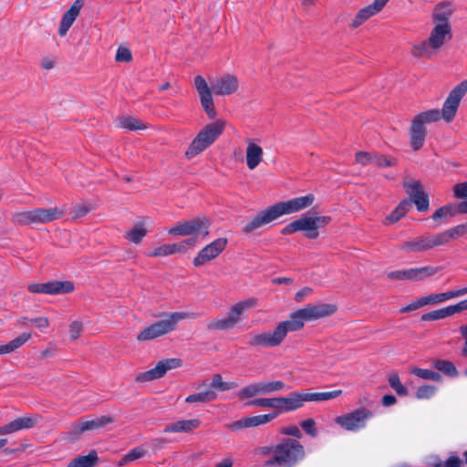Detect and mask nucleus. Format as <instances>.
Masks as SVG:
<instances>
[{
    "mask_svg": "<svg viewBox=\"0 0 467 467\" xmlns=\"http://www.w3.org/2000/svg\"><path fill=\"white\" fill-rule=\"evenodd\" d=\"M119 126L130 131L141 130L148 128V125L135 117H122L119 119Z\"/></svg>",
    "mask_w": 467,
    "mask_h": 467,
    "instance_id": "e433bc0d",
    "label": "nucleus"
},
{
    "mask_svg": "<svg viewBox=\"0 0 467 467\" xmlns=\"http://www.w3.org/2000/svg\"><path fill=\"white\" fill-rule=\"evenodd\" d=\"M451 299L450 291L421 296L423 306L435 305Z\"/></svg>",
    "mask_w": 467,
    "mask_h": 467,
    "instance_id": "c03bdc74",
    "label": "nucleus"
},
{
    "mask_svg": "<svg viewBox=\"0 0 467 467\" xmlns=\"http://www.w3.org/2000/svg\"><path fill=\"white\" fill-rule=\"evenodd\" d=\"M245 162L249 170H254L262 161L264 150L261 146L251 140L246 141Z\"/></svg>",
    "mask_w": 467,
    "mask_h": 467,
    "instance_id": "bb28decb",
    "label": "nucleus"
},
{
    "mask_svg": "<svg viewBox=\"0 0 467 467\" xmlns=\"http://www.w3.org/2000/svg\"><path fill=\"white\" fill-rule=\"evenodd\" d=\"M331 222L327 215L303 216L286 224L281 230L284 235H290L296 232H304L308 239H317L319 235L318 229L324 228Z\"/></svg>",
    "mask_w": 467,
    "mask_h": 467,
    "instance_id": "9d476101",
    "label": "nucleus"
},
{
    "mask_svg": "<svg viewBox=\"0 0 467 467\" xmlns=\"http://www.w3.org/2000/svg\"><path fill=\"white\" fill-rule=\"evenodd\" d=\"M421 297H419L400 309V313H409L423 307Z\"/></svg>",
    "mask_w": 467,
    "mask_h": 467,
    "instance_id": "5fc2aeb1",
    "label": "nucleus"
},
{
    "mask_svg": "<svg viewBox=\"0 0 467 467\" xmlns=\"http://www.w3.org/2000/svg\"><path fill=\"white\" fill-rule=\"evenodd\" d=\"M440 246H442V242L439 233H428L426 234L402 242L398 245V248L405 253L418 254L435 249Z\"/></svg>",
    "mask_w": 467,
    "mask_h": 467,
    "instance_id": "ddd939ff",
    "label": "nucleus"
},
{
    "mask_svg": "<svg viewBox=\"0 0 467 467\" xmlns=\"http://www.w3.org/2000/svg\"><path fill=\"white\" fill-rule=\"evenodd\" d=\"M74 284L70 281H50L47 283H33L28 285L27 289L31 293L46 295H61L71 293L74 290Z\"/></svg>",
    "mask_w": 467,
    "mask_h": 467,
    "instance_id": "f3484780",
    "label": "nucleus"
},
{
    "mask_svg": "<svg viewBox=\"0 0 467 467\" xmlns=\"http://www.w3.org/2000/svg\"><path fill=\"white\" fill-rule=\"evenodd\" d=\"M434 467H462V461L458 456L451 455L445 462L436 463Z\"/></svg>",
    "mask_w": 467,
    "mask_h": 467,
    "instance_id": "864d4df0",
    "label": "nucleus"
},
{
    "mask_svg": "<svg viewBox=\"0 0 467 467\" xmlns=\"http://www.w3.org/2000/svg\"><path fill=\"white\" fill-rule=\"evenodd\" d=\"M397 402V399L393 395H384L382 397L381 404L384 407H391L394 406Z\"/></svg>",
    "mask_w": 467,
    "mask_h": 467,
    "instance_id": "0e129e2a",
    "label": "nucleus"
},
{
    "mask_svg": "<svg viewBox=\"0 0 467 467\" xmlns=\"http://www.w3.org/2000/svg\"><path fill=\"white\" fill-rule=\"evenodd\" d=\"M194 87L198 92L201 105L210 119H215L217 113L214 107L213 93L215 96H231L236 93L240 81L236 75L225 73L215 78L211 86L201 75L194 78Z\"/></svg>",
    "mask_w": 467,
    "mask_h": 467,
    "instance_id": "7ed1b4c3",
    "label": "nucleus"
},
{
    "mask_svg": "<svg viewBox=\"0 0 467 467\" xmlns=\"http://www.w3.org/2000/svg\"><path fill=\"white\" fill-rule=\"evenodd\" d=\"M30 322L38 329H46L49 327V319L47 317H37L30 319Z\"/></svg>",
    "mask_w": 467,
    "mask_h": 467,
    "instance_id": "4d7b16f0",
    "label": "nucleus"
},
{
    "mask_svg": "<svg viewBox=\"0 0 467 467\" xmlns=\"http://www.w3.org/2000/svg\"><path fill=\"white\" fill-rule=\"evenodd\" d=\"M355 160L363 166L374 163L379 168L391 167L398 163L394 157L368 151H358Z\"/></svg>",
    "mask_w": 467,
    "mask_h": 467,
    "instance_id": "6ab92c4d",
    "label": "nucleus"
},
{
    "mask_svg": "<svg viewBox=\"0 0 467 467\" xmlns=\"http://www.w3.org/2000/svg\"><path fill=\"white\" fill-rule=\"evenodd\" d=\"M467 94V79L457 84L445 99L441 109H432L421 111L412 117L409 127L410 146L414 151L420 150L427 137L428 124L443 119L449 123L457 114L462 99Z\"/></svg>",
    "mask_w": 467,
    "mask_h": 467,
    "instance_id": "f03ea898",
    "label": "nucleus"
},
{
    "mask_svg": "<svg viewBox=\"0 0 467 467\" xmlns=\"http://www.w3.org/2000/svg\"><path fill=\"white\" fill-rule=\"evenodd\" d=\"M405 192L409 195L411 200L415 196H419L424 193L420 182L410 177H406L402 182Z\"/></svg>",
    "mask_w": 467,
    "mask_h": 467,
    "instance_id": "c9c22d12",
    "label": "nucleus"
},
{
    "mask_svg": "<svg viewBox=\"0 0 467 467\" xmlns=\"http://www.w3.org/2000/svg\"><path fill=\"white\" fill-rule=\"evenodd\" d=\"M411 209V201L404 199L397 205V207L383 221L386 226L391 225L403 218Z\"/></svg>",
    "mask_w": 467,
    "mask_h": 467,
    "instance_id": "c85d7f7f",
    "label": "nucleus"
},
{
    "mask_svg": "<svg viewBox=\"0 0 467 467\" xmlns=\"http://www.w3.org/2000/svg\"><path fill=\"white\" fill-rule=\"evenodd\" d=\"M315 201V196L309 193L306 196L296 197L275 204L254 214L243 227L242 231L249 234L259 228L274 222L285 214H290L310 207Z\"/></svg>",
    "mask_w": 467,
    "mask_h": 467,
    "instance_id": "20e7f679",
    "label": "nucleus"
},
{
    "mask_svg": "<svg viewBox=\"0 0 467 467\" xmlns=\"http://www.w3.org/2000/svg\"><path fill=\"white\" fill-rule=\"evenodd\" d=\"M451 316L467 310V299L459 302L456 305L448 306Z\"/></svg>",
    "mask_w": 467,
    "mask_h": 467,
    "instance_id": "052dcab7",
    "label": "nucleus"
},
{
    "mask_svg": "<svg viewBox=\"0 0 467 467\" xmlns=\"http://www.w3.org/2000/svg\"><path fill=\"white\" fill-rule=\"evenodd\" d=\"M42 420L39 414H28L19 417L0 427V435L10 434L21 430L31 429Z\"/></svg>",
    "mask_w": 467,
    "mask_h": 467,
    "instance_id": "aec40b11",
    "label": "nucleus"
},
{
    "mask_svg": "<svg viewBox=\"0 0 467 467\" xmlns=\"http://www.w3.org/2000/svg\"><path fill=\"white\" fill-rule=\"evenodd\" d=\"M201 420L198 418L181 420L165 426L164 432H191L199 428Z\"/></svg>",
    "mask_w": 467,
    "mask_h": 467,
    "instance_id": "cd10ccee",
    "label": "nucleus"
},
{
    "mask_svg": "<svg viewBox=\"0 0 467 467\" xmlns=\"http://www.w3.org/2000/svg\"><path fill=\"white\" fill-rule=\"evenodd\" d=\"M455 5L450 1L438 3L431 15L433 24L451 26L450 18L455 11Z\"/></svg>",
    "mask_w": 467,
    "mask_h": 467,
    "instance_id": "a878e982",
    "label": "nucleus"
},
{
    "mask_svg": "<svg viewBox=\"0 0 467 467\" xmlns=\"http://www.w3.org/2000/svg\"><path fill=\"white\" fill-rule=\"evenodd\" d=\"M193 317L194 314L190 312L167 313L163 319L144 327L136 338L140 342L152 340L173 331L180 321Z\"/></svg>",
    "mask_w": 467,
    "mask_h": 467,
    "instance_id": "6e6552de",
    "label": "nucleus"
},
{
    "mask_svg": "<svg viewBox=\"0 0 467 467\" xmlns=\"http://www.w3.org/2000/svg\"><path fill=\"white\" fill-rule=\"evenodd\" d=\"M166 440L164 438H157L151 441V446L154 451H159L164 447Z\"/></svg>",
    "mask_w": 467,
    "mask_h": 467,
    "instance_id": "338daca9",
    "label": "nucleus"
},
{
    "mask_svg": "<svg viewBox=\"0 0 467 467\" xmlns=\"http://www.w3.org/2000/svg\"><path fill=\"white\" fill-rule=\"evenodd\" d=\"M148 230L146 227V221L138 222L130 230L126 232L124 237L130 243L139 244L143 238L147 235Z\"/></svg>",
    "mask_w": 467,
    "mask_h": 467,
    "instance_id": "7c9ffc66",
    "label": "nucleus"
},
{
    "mask_svg": "<svg viewBox=\"0 0 467 467\" xmlns=\"http://www.w3.org/2000/svg\"><path fill=\"white\" fill-rule=\"evenodd\" d=\"M92 209L93 207L89 204H78L74 208V214L77 217H82L89 213Z\"/></svg>",
    "mask_w": 467,
    "mask_h": 467,
    "instance_id": "13d9d810",
    "label": "nucleus"
},
{
    "mask_svg": "<svg viewBox=\"0 0 467 467\" xmlns=\"http://www.w3.org/2000/svg\"><path fill=\"white\" fill-rule=\"evenodd\" d=\"M368 414L365 410H352L351 412L337 418V422L348 431H355L365 425Z\"/></svg>",
    "mask_w": 467,
    "mask_h": 467,
    "instance_id": "b1692460",
    "label": "nucleus"
},
{
    "mask_svg": "<svg viewBox=\"0 0 467 467\" xmlns=\"http://www.w3.org/2000/svg\"><path fill=\"white\" fill-rule=\"evenodd\" d=\"M257 395H264L261 381L247 385L242 388L237 393V397L241 400L254 398Z\"/></svg>",
    "mask_w": 467,
    "mask_h": 467,
    "instance_id": "4c0bfd02",
    "label": "nucleus"
},
{
    "mask_svg": "<svg viewBox=\"0 0 467 467\" xmlns=\"http://www.w3.org/2000/svg\"><path fill=\"white\" fill-rule=\"evenodd\" d=\"M227 239L218 238L211 244L205 245L198 254L193 258V265L195 266L203 265L205 263L210 262L216 258L226 247Z\"/></svg>",
    "mask_w": 467,
    "mask_h": 467,
    "instance_id": "a211bd4d",
    "label": "nucleus"
},
{
    "mask_svg": "<svg viewBox=\"0 0 467 467\" xmlns=\"http://www.w3.org/2000/svg\"><path fill=\"white\" fill-rule=\"evenodd\" d=\"M225 126L226 122L221 119L206 124L189 144L184 153L185 157L191 160L203 152L220 137Z\"/></svg>",
    "mask_w": 467,
    "mask_h": 467,
    "instance_id": "0eeeda50",
    "label": "nucleus"
},
{
    "mask_svg": "<svg viewBox=\"0 0 467 467\" xmlns=\"http://www.w3.org/2000/svg\"><path fill=\"white\" fill-rule=\"evenodd\" d=\"M341 393L340 389L325 392L294 391L283 398L254 399L247 402L246 405L269 409H297L304 406L306 402H320L336 399Z\"/></svg>",
    "mask_w": 467,
    "mask_h": 467,
    "instance_id": "39448f33",
    "label": "nucleus"
},
{
    "mask_svg": "<svg viewBox=\"0 0 467 467\" xmlns=\"http://www.w3.org/2000/svg\"><path fill=\"white\" fill-rule=\"evenodd\" d=\"M84 5L85 0H75L70 7L64 13L58 28V35L60 36L67 35L69 28L79 16Z\"/></svg>",
    "mask_w": 467,
    "mask_h": 467,
    "instance_id": "5701e85b",
    "label": "nucleus"
},
{
    "mask_svg": "<svg viewBox=\"0 0 467 467\" xmlns=\"http://www.w3.org/2000/svg\"><path fill=\"white\" fill-rule=\"evenodd\" d=\"M217 397L216 392L213 389H208L204 391H200L195 394H192L185 399L186 402H207L215 400Z\"/></svg>",
    "mask_w": 467,
    "mask_h": 467,
    "instance_id": "79ce46f5",
    "label": "nucleus"
},
{
    "mask_svg": "<svg viewBox=\"0 0 467 467\" xmlns=\"http://www.w3.org/2000/svg\"><path fill=\"white\" fill-rule=\"evenodd\" d=\"M83 331V325L79 321H73L69 325V336L72 340H76L79 337Z\"/></svg>",
    "mask_w": 467,
    "mask_h": 467,
    "instance_id": "603ef678",
    "label": "nucleus"
},
{
    "mask_svg": "<svg viewBox=\"0 0 467 467\" xmlns=\"http://www.w3.org/2000/svg\"><path fill=\"white\" fill-rule=\"evenodd\" d=\"M388 1L389 0H374L372 4L361 8L355 16L350 26L352 28L358 27L368 18L380 12Z\"/></svg>",
    "mask_w": 467,
    "mask_h": 467,
    "instance_id": "393cba45",
    "label": "nucleus"
},
{
    "mask_svg": "<svg viewBox=\"0 0 467 467\" xmlns=\"http://www.w3.org/2000/svg\"><path fill=\"white\" fill-rule=\"evenodd\" d=\"M257 306V299L251 297L242 300L229 309L228 316L221 319H214L207 325V328L210 330H228L236 327L241 319L242 316L248 310Z\"/></svg>",
    "mask_w": 467,
    "mask_h": 467,
    "instance_id": "9b49d317",
    "label": "nucleus"
},
{
    "mask_svg": "<svg viewBox=\"0 0 467 467\" xmlns=\"http://www.w3.org/2000/svg\"><path fill=\"white\" fill-rule=\"evenodd\" d=\"M388 382L398 395L406 396L408 394V389L401 383L397 373L389 374L388 376Z\"/></svg>",
    "mask_w": 467,
    "mask_h": 467,
    "instance_id": "a18cd8bd",
    "label": "nucleus"
},
{
    "mask_svg": "<svg viewBox=\"0 0 467 467\" xmlns=\"http://www.w3.org/2000/svg\"><path fill=\"white\" fill-rule=\"evenodd\" d=\"M274 285H290L293 283V279L289 277H276L272 280Z\"/></svg>",
    "mask_w": 467,
    "mask_h": 467,
    "instance_id": "774afa93",
    "label": "nucleus"
},
{
    "mask_svg": "<svg viewBox=\"0 0 467 467\" xmlns=\"http://www.w3.org/2000/svg\"><path fill=\"white\" fill-rule=\"evenodd\" d=\"M433 367L451 378L457 377L459 374L455 365L450 360L437 359L434 361Z\"/></svg>",
    "mask_w": 467,
    "mask_h": 467,
    "instance_id": "a19ab883",
    "label": "nucleus"
},
{
    "mask_svg": "<svg viewBox=\"0 0 467 467\" xmlns=\"http://www.w3.org/2000/svg\"><path fill=\"white\" fill-rule=\"evenodd\" d=\"M146 453V451L142 447H136L130 451L128 454V460L131 462L137 459L143 457Z\"/></svg>",
    "mask_w": 467,
    "mask_h": 467,
    "instance_id": "bf43d9fd",
    "label": "nucleus"
},
{
    "mask_svg": "<svg viewBox=\"0 0 467 467\" xmlns=\"http://www.w3.org/2000/svg\"><path fill=\"white\" fill-rule=\"evenodd\" d=\"M98 463V452L92 450L87 455H78L72 459L67 467H95Z\"/></svg>",
    "mask_w": 467,
    "mask_h": 467,
    "instance_id": "2f4dec72",
    "label": "nucleus"
},
{
    "mask_svg": "<svg viewBox=\"0 0 467 467\" xmlns=\"http://www.w3.org/2000/svg\"><path fill=\"white\" fill-rule=\"evenodd\" d=\"M282 433L290 435V436H294V437H297V438L301 437V431L299 430V428L297 426H295V425H291V426H287V427L284 428L282 430Z\"/></svg>",
    "mask_w": 467,
    "mask_h": 467,
    "instance_id": "680f3d73",
    "label": "nucleus"
},
{
    "mask_svg": "<svg viewBox=\"0 0 467 467\" xmlns=\"http://www.w3.org/2000/svg\"><path fill=\"white\" fill-rule=\"evenodd\" d=\"M411 373L423 379L432 380L436 382H441L442 380L441 376L433 370L426 369V368H420L418 367H414L411 369Z\"/></svg>",
    "mask_w": 467,
    "mask_h": 467,
    "instance_id": "37998d69",
    "label": "nucleus"
},
{
    "mask_svg": "<svg viewBox=\"0 0 467 467\" xmlns=\"http://www.w3.org/2000/svg\"><path fill=\"white\" fill-rule=\"evenodd\" d=\"M441 268L440 266L425 265L409 269L391 271L387 274L390 280H403L418 282L436 275Z\"/></svg>",
    "mask_w": 467,
    "mask_h": 467,
    "instance_id": "2eb2a0df",
    "label": "nucleus"
},
{
    "mask_svg": "<svg viewBox=\"0 0 467 467\" xmlns=\"http://www.w3.org/2000/svg\"><path fill=\"white\" fill-rule=\"evenodd\" d=\"M275 456L265 462V466L292 467L305 456L303 446L296 440L286 439L274 450Z\"/></svg>",
    "mask_w": 467,
    "mask_h": 467,
    "instance_id": "1a4fd4ad",
    "label": "nucleus"
},
{
    "mask_svg": "<svg viewBox=\"0 0 467 467\" xmlns=\"http://www.w3.org/2000/svg\"><path fill=\"white\" fill-rule=\"evenodd\" d=\"M437 391V388L431 385H423L417 389L415 396L420 400H430Z\"/></svg>",
    "mask_w": 467,
    "mask_h": 467,
    "instance_id": "de8ad7c7",
    "label": "nucleus"
},
{
    "mask_svg": "<svg viewBox=\"0 0 467 467\" xmlns=\"http://www.w3.org/2000/svg\"><path fill=\"white\" fill-rule=\"evenodd\" d=\"M312 293V288L308 287V286H306L304 287L303 289H301L300 291H298L296 296H295V299L296 301L297 302H301L303 301V299L305 298V296L310 295Z\"/></svg>",
    "mask_w": 467,
    "mask_h": 467,
    "instance_id": "e2e57ef3",
    "label": "nucleus"
},
{
    "mask_svg": "<svg viewBox=\"0 0 467 467\" xmlns=\"http://www.w3.org/2000/svg\"><path fill=\"white\" fill-rule=\"evenodd\" d=\"M116 61L118 62H130L132 60V55L129 48L127 47H119L115 57Z\"/></svg>",
    "mask_w": 467,
    "mask_h": 467,
    "instance_id": "3c124183",
    "label": "nucleus"
},
{
    "mask_svg": "<svg viewBox=\"0 0 467 467\" xmlns=\"http://www.w3.org/2000/svg\"><path fill=\"white\" fill-rule=\"evenodd\" d=\"M210 224V221L206 218H194L192 220L177 223L168 230V234L181 236L194 234L205 238L209 235Z\"/></svg>",
    "mask_w": 467,
    "mask_h": 467,
    "instance_id": "4468645a",
    "label": "nucleus"
},
{
    "mask_svg": "<svg viewBox=\"0 0 467 467\" xmlns=\"http://www.w3.org/2000/svg\"><path fill=\"white\" fill-rule=\"evenodd\" d=\"M278 413L276 410H272L266 414L249 416L242 418L236 421H234L228 425L231 431H238L246 428H254L260 425H264L273 420L277 417Z\"/></svg>",
    "mask_w": 467,
    "mask_h": 467,
    "instance_id": "412c9836",
    "label": "nucleus"
},
{
    "mask_svg": "<svg viewBox=\"0 0 467 467\" xmlns=\"http://www.w3.org/2000/svg\"><path fill=\"white\" fill-rule=\"evenodd\" d=\"M238 387L235 381H223L221 374H214L212 378L210 389H215L219 391H226Z\"/></svg>",
    "mask_w": 467,
    "mask_h": 467,
    "instance_id": "ea45409f",
    "label": "nucleus"
},
{
    "mask_svg": "<svg viewBox=\"0 0 467 467\" xmlns=\"http://www.w3.org/2000/svg\"><path fill=\"white\" fill-rule=\"evenodd\" d=\"M261 385L264 395L280 390L285 387V383L281 380H274L269 382L261 381Z\"/></svg>",
    "mask_w": 467,
    "mask_h": 467,
    "instance_id": "8fccbe9b",
    "label": "nucleus"
},
{
    "mask_svg": "<svg viewBox=\"0 0 467 467\" xmlns=\"http://www.w3.org/2000/svg\"><path fill=\"white\" fill-rule=\"evenodd\" d=\"M467 234V228L464 223L456 225L445 231L439 233L442 245L448 244L451 241L463 236Z\"/></svg>",
    "mask_w": 467,
    "mask_h": 467,
    "instance_id": "72a5a7b5",
    "label": "nucleus"
},
{
    "mask_svg": "<svg viewBox=\"0 0 467 467\" xmlns=\"http://www.w3.org/2000/svg\"><path fill=\"white\" fill-rule=\"evenodd\" d=\"M302 429L312 437L317 435L316 423L313 420L308 419L301 422Z\"/></svg>",
    "mask_w": 467,
    "mask_h": 467,
    "instance_id": "6e6d98bb",
    "label": "nucleus"
},
{
    "mask_svg": "<svg viewBox=\"0 0 467 467\" xmlns=\"http://www.w3.org/2000/svg\"><path fill=\"white\" fill-rule=\"evenodd\" d=\"M32 335L30 332H24L20 334L16 338L12 339L10 342L5 345H1V349L3 354H8L12 353L17 348H19L21 346L26 344Z\"/></svg>",
    "mask_w": 467,
    "mask_h": 467,
    "instance_id": "f704fd0d",
    "label": "nucleus"
},
{
    "mask_svg": "<svg viewBox=\"0 0 467 467\" xmlns=\"http://www.w3.org/2000/svg\"><path fill=\"white\" fill-rule=\"evenodd\" d=\"M63 214V211L57 207L36 208L16 213L13 221L17 224L48 223L61 218Z\"/></svg>",
    "mask_w": 467,
    "mask_h": 467,
    "instance_id": "f8f14e48",
    "label": "nucleus"
},
{
    "mask_svg": "<svg viewBox=\"0 0 467 467\" xmlns=\"http://www.w3.org/2000/svg\"><path fill=\"white\" fill-rule=\"evenodd\" d=\"M186 246L182 244H165L154 248L148 254L150 257H164L174 254L186 252Z\"/></svg>",
    "mask_w": 467,
    "mask_h": 467,
    "instance_id": "c756f323",
    "label": "nucleus"
},
{
    "mask_svg": "<svg viewBox=\"0 0 467 467\" xmlns=\"http://www.w3.org/2000/svg\"><path fill=\"white\" fill-rule=\"evenodd\" d=\"M410 201H411V203L414 202V204L416 205V208L419 212L428 211L429 206H430V201H429L428 194H426L425 192L419 196L418 195L415 196V198L411 199Z\"/></svg>",
    "mask_w": 467,
    "mask_h": 467,
    "instance_id": "09e8293b",
    "label": "nucleus"
},
{
    "mask_svg": "<svg viewBox=\"0 0 467 467\" xmlns=\"http://www.w3.org/2000/svg\"><path fill=\"white\" fill-rule=\"evenodd\" d=\"M40 66L46 70L52 69L55 67V60L51 57H44L41 59Z\"/></svg>",
    "mask_w": 467,
    "mask_h": 467,
    "instance_id": "69168bd1",
    "label": "nucleus"
},
{
    "mask_svg": "<svg viewBox=\"0 0 467 467\" xmlns=\"http://www.w3.org/2000/svg\"><path fill=\"white\" fill-rule=\"evenodd\" d=\"M448 317H451L448 306L444 308H441L438 310H434L426 314H423L420 317L422 321H435L439 319H443Z\"/></svg>",
    "mask_w": 467,
    "mask_h": 467,
    "instance_id": "49530a36",
    "label": "nucleus"
},
{
    "mask_svg": "<svg viewBox=\"0 0 467 467\" xmlns=\"http://www.w3.org/2000/svg\"><path fill=\"white\" fill-rule=\"evenodd\" d=\"M182 363V362L180 358H166L160 360L153 368L139 373L136 376L135 380L137 382H147L161 379L167 371L180 368Z\"/></svg>",
    "mask_w": 467,
    "mask_h": 467,
    "instance_id": "dca6fc26",
    "label": "nucleus"
},
{
    "mask_svg": "<svg viewBox=\"0 0 467 467\" xmlns=\"http://www.w3.org/2000/svg\"><path fill=\"white\" fill-rule=\"evenodd\" d=\"M458 213H462L459 203H450L436 210L432 214L431 219L435 222H445Z\"/></svg>",
    "mask_w": 467,
    "mask_h": 467,
    "instance_id": "473e14b6",
    "label": "nucleus"
},
{
    "mask_svg": "<svg viewBox=\"0 0 467 467\" xmlns=\"http://www.w3.org/2000/svg\"><path fill=\"white\" fill-rule=\"evenodd\" d=\"M337 307L333 304H307L291 313L289 318L278 322L274 330L250 334L248 344L254 348H275L280 346L289 332L301 330L305 322L324 318L335 314Z\"/></svg>",
    "mask_w": 467,
    "mask_h": 467,
    "instance_id": "f257e3e1",
    "label": "nucleus"
},
{
    "mask_svg": "<svg viewBox=\"0 0 467 467\" xmlns=\"http://www.w3.org/2000/svg\"><path fill=\"white\" fill-rule=\"evenodd\" d=\"M452 37L451 26L433 24L429 37L415 44L411 55L417 58L431 59Z\"/></svg>",
    "mask_w": 467,
    "mask_h": 467,
    "instance_id": "423d86ee",
    "label": "nucleus"
},
{
    "mask_svg": "<svg viewBox=\"0 0 467 467\" xmlns=\"http://www.w3.org/2000/svg\"><path fill=\"white\" fill-rule=\"evenodd\" d=\"M452 191L455 198L464 200L459 203L460 211L467 213V182L455 184Z\"/></svg>",
    "mask_w": 467,
    "mask_h": 467,
    "instance_id": "58836bf2",
    "label": "nucleus"
},
{
    "mask_svg": "<svg viewBox=\"0 0 467 467\" xmlns=\"http://www.w3.org/2000/svg\"><path fill=\"white\" fill-rule=\"evenodd\" d=\"M114 418L104 415L96 419L75 423L70 431L73 440L77 439L81 433L87 431L97 430L113 422Z\"/></svg>",
    "mask_w": 467,
    "mask_h": 467,
    "instance_id": "4be33fe9",
    "label": "nucleus"
}]
</instances>
